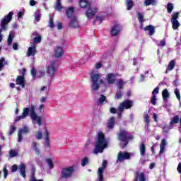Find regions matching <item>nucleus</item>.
<instances>
[{"mask_svg":"<svg viewBox=\"0 0 181 181\" xmlns=\"http://www.w3.org/2000/svg\"><path fill=\"white\" fill-rule=\"evenodd\" d=\"M107 146H108V143H107V140H105V135H104V133L103 132L99 133L98 140L93 150V153L95 155H98V153H103L104 152V149L107 148Z\"/></svg>","mask_w":181,"mask_h":181,"instance_id":"obj_1","label":"nucleus"},{"mask_svg":"<svg viewBox=\"0 0 181 181\" xmlns=\"http://www.w3.org/2000/svg\"><path fill=\"white\" fill-rule=\"evenodd\" d=\"M79 6L83 9L87 8L86 16L87 18H88V19L94 18V16H95V13L98 12V8L97 7L93 8L91 6V3H90L88 0H80Z\"/></svg>","mask_w":181,"mask_h":181,"instance_id":"obj_2","label":"nucleus"},{"mask_svg":"<svg viewBox=\"0 0 181 181\" xmlns=\"http://www.w3.org/2000/svg\"><path fill=\"white\" fill-rule=\"evenodd\" d=\"M117 139L120 142H122V148L125 149L128 144H129V141H134V136L129 134V132H127L125 130H120L117 134Z\"/></svg>","mask_w":181,"mask_h":181,"instance_id":"obj_3","label":"nucleus"},{"mask_svg":"<svg viewBox=\"0 0 181 181\" xmlns=\"http://www.w3.org/2000/svg\"><path fill=\"white\" fill-rule=\"evenodd\" d=\"M12 16H13V11H10L6 16L4 17V18L1 21V26H0V34L4 31L8 30V25L9 22L12 21Z\"/></svg>","mask_w":181,"mask_h":181,"instance_id":"obj_4","label":"nucleus"},{"mask_svg":"<svg viewBox=\"0 0 181 181\" xmlns=\"http://www.w3.org/2000/svg\"><path fill=\"white\" fill-rule=\"evenodd\" d=\"M90 78L92 80V91L98 90V88H100V83H98V80H100V74H94V71H92L90 74Z\"/></svg>","mask_w":181,"mask_h":181,"instance_id":"obj_5","label":"nucleus"},{"mask_svg":"<svg viewBox=\"0 0 181 181\" xmlns=\"http://www.w3.org/2000/svg\"><path fill=\"white\" fill-rule=\"evenodd\" d=\"M74 173V168L69 166L67 168H62L61 170V179H70Z\"/></svg>","mask_w":181,"mask_h":181,"instance_id":"obj_6","label":"nucleus"},{"mask_svg":"<svg viewBox=\"0 0 181 181\" xmlns=\"http://www.w3.org/2000/svg\"><path fill=\"white\" fill-rule=\"evenodd\" d=\"M30 116L31 119H33V121H35L36 124H37V125H39V127H40V125H42V117L41 116L37 117L34 105H31V106H30Z\"/></svg>","mask_w":181,"mask_h":181,"instance_id":"obj_7","label":"nucleus"},{"mask_svg":"<svg viewBox=\"0 0 181 181\" xmlns=\"http://www.w3.org/2000/svg\"><path fill=\"white\" fill-rule=\"evenodd\" d=\"M108 165V162L107 160H103L102 163V167L98 169V181H104V170L107 169V165Z\"/></svg>","mask_w":181,"mask_h":181,"instance_id":"obj_8","label":"nucleus"},{"mask_svg":"<svg viewBox=\"0 0 181 181\" xmlns=\"http://www.w3.org/2000/svg\"><path fill=\"white\" fill-rule=\"evenodd\" d=\"M56 66V62L51 61L49 65L47 68V74L50 77L51 81L53 80V78L56 74V66Z\"/></svg>","mask_w":181,"mask_h":181,"instance_id":"obj_9","label":"nucleus"},{"mask_svg":"<svg viewBox=\"0 0 181 181\" xmlns=\"http://www.w3.org/2000/svg\"><path fill=\"white\" fill-rule=\"evenodd\" d=\"M180 15V13L179 12H174L173 13L172 18H171V23L173 25V29L174 30H176L179 29V27L180 26V23H179V16Z\"/></svg>","mask_w":181,"mask_h":181,"instance_id":"obj_10","label":"nucleus"},{"mask_svg":"<svg viewBox=\"0 0 181 181\" xmlns=\"http://www.w3.org/2000/svg\"><path fill=\"white\" fill-rule=\"evenodd\" d=\"M131 159V154L127 151H119L117 154V163L124 162V160H128Z\"/></svg>","mask_w":181,"mask_h":181,"instance_id":"obj_11","label":"nucleus"},{"mask_svg":"<svg viewBox=\"0 0 181 181\" xmlns=\"http://www.w3.org/2000/svg\"><path fill=\"white\" fill-rule=\"evenodd\" d=\"M118 107L121 108V110H129L134 107V102L131 100H125L122 103H121Z\"/></svg>","mask_w":181,"mask_h":181,"instance_id":"obj_12","label":"nucleus"},{"mask_svg":"<svg viewBox=\"0 0 181 181\" xmlns=\"http://www.w3.org/2000/svg\"><path fill=\"white\" fill-rule=\"evenodd\" d=\"M64 54V51H63V47L60 46H57L54 49V56H55L56 59H60L63 57Z\"/></svg>","mask_w":181,"mask_h":181,"instance_id":"obj_13","label":"nucleus"},{"mask_svg":"<svg viewBox=\"0 0 181 181\" xmlns=\"http://www.w3.org/2000/svg\"><path fill=\"white\" fill-rule=\"evenodd\" d=\"M26 83V80L23 76H17L16 79V84L17 86H20L21 88H25V84Z\"/></svg>","mask_w":181,"mask_h":181,"instance_id":"obj_14","label":"nucleus"},{"mask_svg":"<svg viewBox=\"0 0 181 181\" xmlns=\"http://www.w3.org/2000/svg\"><path fill=\"white\" fill-rule=\"evenodd\" d=\"M69 28H71L72 29H76L78 28V22L77 21V18L76 16H74L71 20L69 21Z\"/></svg>","mask_w":181,"mask_h":181,"instance_id":"obj_15","label":"nucleus"},{"mask_svg":"<svg viewBox=\"0 0 181 181\" xmlns=\"http://www.w3.org/2000/svg\"><path fill=\"white\" fill-rule=\"evenodd\" d=\"M29 132V127H24L23 129H20L18 132V142H22V134H28Z\"/></svg>","mask_w":181,"mask_h":181,"instance_id":"obj_16","label":"nucleus"},{"mask_svg":"<svg viewBox=\"0 0 181 181\" xmlns=\"http://www.w3.org/2000/svg\"><path fill=\"white\" fill-rule=\"evenodd\" d=\"M119 33V25L115 24L111 29L110 35L111 36H117Z\"/></svg>","mask_w":181,"mask_h":181,"instance_id":"obj_17","label":"nucleus"},{"mask_svg":"<svg viewBox=\"0 0 181 181\" xmlns=\"http://www.w3.org/2000/svg\"><path fill=\"white\" fill-rule=\"evenodd\" d=\"M18 169H20L21 176L22 177H26V165L23 163H21L18 166Z\"/></svg>","mask_w":181,"mask_h":181,"instance_id":"obj_18","label":"nucleus"},{"mask_svg":"<svg viewBox=\"0 0 181 181\" xmlns=\"http://www.w3.org/2000/svg\"><path fill=\"white\" fill-rule=\"evenodd\" d=\"M115 74L110 73L106 76V80L108 84H114L115 83Z\"/></svg>","mask_w":181,"mask_h":181,"instance_id":"obj_19","label":"nucleus"},{"mask_svg":"<svg viewBox=\"0 0 181 181\" xmlns=\"http://www.w3.org/2000/svg\"><path fill=\"white\" fill-rule=\"evenodd\" d=\"M107 125L109 129H114V125H115V117H111L109 118Z\"/></svg>","mask_w":181,"mask_h":181,"instance_id":"obj_20","label":"nucleus"},{"mask_svg":"<svg viewBox=\"0 0 181 181\" xmlns=\"http://www.w3.org/2000/svg\"><path fill=\"white\" fill-rule=\"evenodd\" d=\"M36 45H33V47H30L28 49V52H27V56L30 57V56H35V54H36Z\"/></svg>","mask_w":181,"mask_h":181,"instance_id":"obj_21","label":"nucleus"},{"mask_svg":"<svg viewBox=\"0 0 181 181\" xmlns=\"http://www.w3.org/2000/svg\"><path fill=\"white\" fill-rule=\"evenodd\" d=\"M144 30L146 32H147V30H148L149 36H152V35H153V33H155V27H153V25H148L144 27Z\"/></svg>","mask_w":181,"mask_h":181,"instance_id":"obj_22","label":"nucleus"},{"mask_svg":"<svg viewBox=\"0 0 181 181\" xmlns=\"http://www.w3.org/2000/svg\"><path fill=\"white\" fill-rule=\"evenodd\" d=\"M66 16L69 19L73 18L74 13V7H69L66 10Z\"/></svg>","mask_w":181,"mask_h":181,"instance_id":"obj_23","label":"nucleus"},{"mask_svg":"<svg viewBox=\"0 0 181 181\" xmlns=\"http://www.w3.org/2000/svg\"><path fill=\"white\" fill-rule=\"evenodd\" d=\"M175 66H176V61L174 59L171 60L168 64V66L165 73H168V71H172V70H173V69H175Z\"/></svg>","mask_w":181,"mask_h":181,"instance_id":"obj_24","label":"nucleus"},{"mask_svg":"<svg viewBox=\"0 0 181 181\" xmlns=\"http://www.w3.org/2000/svg\"><path fill=\"white\" fill-rule=\"evenodd\" d=\"M139 148L141 156H145V153L146 152V146H145V144L141 143Z\"/></svg>","mask_w":181,"mask_h":181,"instance_id":"obj_25","label":"nucleus"},{"mask_svg":"<svg viewBox=\"0 0 181 181\" xmlns=\"http://www.w3.org/2000/svg\"><path fill=\"white\" fill-rule=\"evenodd\" d=\"M33 151L35 152L36 155H40V150L37 147V142L33 141L32 144Z\"/></svg>","mask_w":181,"mask_h":181,"instance_id":"obj_26","label":"nucleus"},{"mask_svg":"<svg viewBox=\"0 0 181 181\" xmlns=\"http://www.w3.org/2000/svg\"><path fill=\"white\" fill-rule=\"evenodd\" d=\"M170 96V94L169 93V91L168 90V89L163 90L162 97H163V101H167L168 98H169Z\"/></svg>","mask_w":181,"mask_h":181,"instance_id":"obj_27","label":"nucleus"},{"mask_svg":"<svg viewBox=\"0 0 181 181\" xmlns=\"http://www.w3.org/2000/svg\"><path fill=\"white\" fill-rule=\"evenodd\" d=\"M126 6L127 11H131L134 8V1L132 0H126Z\"/></svg>","mask_w":181,"mask_h":181,"instance_id":"obj_28","label":"nucleus"},{"mask_svg":"<svg viewBox=\"0 0 181 181\" xmlns=\"http://www.w3.org/2000/svg\"><path fill=\"white\" fill-rule=\"evenodd\" d=\"M158 4V0H145L144 4L146 6H149V5H156Z\"/></svg>","mask_w":181,"mask_h":181,"instance_id":"obj_29","label":"nucleus"},{"mask_svg":"<svg viewBox=\"0 0 181 181\" xmlns=\"http://www.w3.org/2000/svg\"><path fill=\"white\" fill-rule=\"evenodd\" d=\"M41 18H42V13H40V10H36L35 13V21L39 22Z\"/></svg>","mask_w":181,"mask_h":181,"instance_id":"obj_30","label":"nucleus"},{"mask_svg":"<svg viewBox=\"0 0 181 181\" xmlns=\"http://www.w3.org/2000/svg\"><path fill=\"white\" fill-rule=\"evenodd\" d=\"M55 9L57 11H62L63 9V6H62V0H57L55 4Z\"/></svg>","mask_w":181,"mask_h":181,"instance_id":"obj_31","label":"nucleus"},{"mask_svg":"<svg viewBox=\"0 0 181 181\" xmlns=\"http://www.w3.org/2000/svg\"><path fill=\"white\" fill-rule=\"evenodd\" d=\"M36 172V169L35 168H33L31 169V175H32V178L30 180V181H43V180H36L35 176V173Z\"/></svg>","mask_w":181,"mask_h":181,"instance_id":"obj_32","label":"nucleus"},{"mask_svg":"<svg viewBox=\"0 0 181 181\" xmlns=\"http://www.w3.org/2000/svg\"><path fill=\"white\" fill-rule=\"evenodd\" d=\"M88 163H90V159L88 157L86 156L82 159L81 165L84 167L86 166V165H88Z\"/></svg>","mask_w":181,"mask_h":181,"instance_id":"obj_33","label":"nucleus"},{"mask_svg":"<svg viewBox=\"0 0 181 181\" xmlns=\"http://www.w3.org/2000/svg\"><path fill=\"white\" fill-rule=\"evenodd\" d=\"M40 42H42V35H38L37 37H35L33 38L34 46H36V45H38V43H40Z\"/></svg>","mask_w":181,"mask_h":181,"instance_id":"obj_34","label":"nucleus"},{"mask_svg":"<svg viewBox=\"0 0 181 181\" xmlns=\"http://www.w3.org/2000/svg\"><path fill=\"white\" fill-rule=\"evenodd\" d=\"M13 37H15V36L10 33L7 40V45L8 46H11V45H12V42H13Z\"/></svg>","mask_w":181,"mask_h":181,"instance_id":"obj_35","label":"nucleus"},{"mask_svg":"<svg viewBox=\"0 0 181 181\" xmlns=\"http://www.w3.org/2000/svg\"><path fill=\"white\" fill-rule=\"evenodd\" d=\"M45 141H46V143H47V145L48 147L50 146V137H49V132L47 131V129L45 130Z\"/></svg>","mask_w":181,"mask_h":181,"instance_id":"obj_36","label":"nucleus"},{"mask_svg":"<svg viewBox=\"0 0 181 181\" xmlns=\"http://www.w3.org/2000/svg\"><path fill=\"white\" fill-rule=\"evenodd\" d=\"M174 8L175 7L173 6V3L169 2L167 4V12H168V13H172V11H173Z\"/></svg>","mask_w":181,"mask_h":181,"instance_id":"obj_37","label":"nucleus"},{"mask_svg":"<svg viewBox=\"0 0 181 181\" xmlns=\"http://www.w3.org/2000/svg\"><path fill=\"white\" fill-rule=\"evenodd\" d=\"M180 121L179 116L175 115L173 117V118L170 122V125H172L173 124H177Z\"/></svg>","mask_w":181,"mask_h":181,"instance_id":"obj_38","label":"nucleus"},{"mask_svg":"<svg viewBox=\"0 0 181 181\" xmlns=\"http://www.w3.org/2000/svg\"><path fill=\"white\" fill-rule=\"evenodd\" d=\"M29 112H30V109H29L28 107H25L23 110V113L22 115L26 118V117L29 116Z\"/></svg>","mask_w":181,"mask_h":181,"instance_id":"obj_39","label":"nucleus"},{"mask_svg":"<svg viewBox=\"0 0 181 181\" xmlns=\"http://www.w3.org/2000/svg\"><path fill=\"white\" fill-rule=\"evenodd\" d=\"M137 16H138V20L139 23H141V25H142V23H144V22H145V20L144 19V14L141 13H137Z\"/></svg>","mask_w":181,"mask_h":181,"instance_id":"obj_40","label":"nucleus"},{"mask_svg":"<svg viewBox=\"0 0 181 181\" xmlns=\"http://www.w3.org/2000/svg\"><path fill=\"white\" fill-rule=\"evenodd\" d=\"M46 162L49 166V169H53L54 168V164L53 163V160H52V158H47Z\"/></svg>","mask_w":181,"mask_h":181,"instance_id":"obj_41","label":"nucleus"},{"mask_svg":"<svg viewBox=\"0 0 181 181\" xmlns=\"http://www.w3.org/2000/svg\"><path fill=\"white\" fill-rule=\"evenodd\" d=\"M117 83L119 90H122V88H124V81H122V79H119L117 81Z\"/></svg>","mask_w":181,"mask_h":181,"instance_id":"obj_42","label":"nucleus"},{"mask_svg":"<svg viewBox=\"0 0 181 181\" xmlns=\"http://www.w3.org/2000/svg\"><path fill=\"white\" fill-rule=\"evenodd\" d=\"M163 129L165 134H168V132L172 129V124H170V126L168 124H165Z\"/></svg>","mask_w":181,"mask_h":181,"instance_id":"obj_43","label":"nucleus"},{"mask_svg":"<svg viewBox=\"0 0 181 181\" xmlns=\"http://www.w3.org/2000/svg\"><path fill=\"white\" fill-rule=\"evenodd\" d=\"M15 131H16V127H15L13 125H11L9 130H8V135H12V134H13V132H15Z\"/></svg>","mask_w":181,"mask_h":181,"instance_id":"obj_44","label":"nucleus"},{"mask_svg":"<svg viewBox=\"0 0 181 181\" xmlns=\"http://www.w3.org/2000/svg\"><path fill=\"white\" fill-rule=\"evenodd\" d=\"M49 27L51 28V29L54 28V23L53 22V16H49Z\"/></svg>","mask_w":181,"mask_h":181,"instance_id":"obj_45","label":"nucleus"},{"mask_svg":"<svg viewBox=\"0 0 181 181\" xmlns=\"http://www.w3.org/2000/svg\"><path fill=\"white\" fill-rule=\"evenodd\" d=\"M97 21H98L99 25H101L103 23V17L97 16L95 19L93 21V25H95V22H97Z\"/></svg>","mask_w":181,"mask_h":181,"instance_id":"obj_46","label":"nucleus"},{"mask_svg":"<svg viewBox=\"0 0 181 181\" xmlns=\"http://www.w3.org/2000/svg\"><path fill=\"white\" fill-rule=\"evenodd\" d=\"M105 100H107V97H105V95H100V96L98 99V103L100 104H103V103L105 101Z\"/></svg>","mask_w":181,"mask_h":181,"instance_id":"obj_47","label":"nucleus"},{"mask_svg":"<svg viewBox=\"0 0 181 181\" xmlns=\"http://www.w3.org/2000/svg\"><path fill=\"white\" fill-rule=\"evenodd\" d=\"M3 172H4V179H6V177H8V169L6 168V165H4L3 168Z\"/></svg>","mask_w":181,"mask_h":181,"instance_id":"obj_48","label":"nucleus"},{"mask_svg":"<svg viewBox=\"0 0 181 181\" xmlns=\"http://www.w3.org/2000/svg\"><path fill=\"white\" fill-rule=\"evenodd\" d=\"M4 63H5V58H4V57H1V59H0V71H2V69H4Z\"/></svg>","mask_w":181,"mask_h":181,"instance_id":"obj_49","label":"nucleus"},{"mask_svg":"<svg viewBox=\"0 0 181 181\" xmlns=\"http://www.w3.org/2000/svg\"><path fill=\"white\" fill-rule=\"evenodd\" d=\"M18 165L16 164H14L11 166V173H15V172H17L18 171Z\"/></svg>","mask_w":181,"mask_h":181,"instance_id":"obj_50","label":"nucleus"},{"mask_svg":"<svg viewBox=\"0 0 181 181\" xmlns=\"http://www.w3.org/2000/svg\"><path fill=\"white\" fill-rule=\"evenodd\" d=\"M174 93H175V94L177 98L178 99V100L180 101L181 97H180V91L179 90V89H178V88H176V89L175 90Z\"/></svg>","mask_w":181,"mask_h":181,"instance_id":"obj_51","label":"nucleus"},{"mask_svg":"<svg viewBox=\"0 0 181 181\" xmlns=\"http://www.w3.org/2000/svg\"><path fill=\"white\" fill-rule=\"evenodd\" d=\"M144 122L147 124V125H149V122H151V120L149 119V115L146 114L144 115Z\"/></svg>","mask_w":181,"mask_h":181,"instance_id":"obj_52","label":"nucleus"},{"mask_svg":"<svg viewBox=\"0 0 181 181\" xmlns=\"http://www.w3.org/2000/svg\"><path fill=\"white\" fill-rule=\"evenodd\" d=\"M117 115L119 118H121L122 117V112H124V110L121 109V107H119V106L117 107Z\"/></svg>","mask_w":181,"mask_h":181,"instance_id":"obj_53","label":"nucleus"},{"mask_svg":"<svg viewBox=\"0 0 181 181\" xmlns=\"http://www.w3.org/2000/svg\"><path fill=\"white\" fill-rule=\"evenodd\" d=\"M156 95H153L151 98V103L153 105H156Z\"/></svg>","mask_w":181,"mask_h":181,"instance_id":"obj_54","label":"nucleus"},{"mask_svg":"<svg viewBox=\"0 0 181 181\" xmlns=\"http://www.w3.org/2000/svg\"><path fill=\"white\" fill-rule=\"evenodd\" d=\"M30 73H31V76H33V77H36V74H37V71H36V69H35V67H33L31 69Z\"/></svg>","mask_w":181,"mask_h":181,"instance_id":"obj_55","label":"nucleus"},{"mask_svg":"<svg viewBox=\"0 0 181 181\" xmlns=\"http://www.w3.org/2000/svg\"><path fill=\"white\" fill-rule=\"evenodd\" d=\"M122 92H117L115 94V98L117 100H120V98H122Z\"/></svg>","mask_w":181,"mask_h":181,"instance_id":"obj_56","label":"nucleus"},{"mask_svg":"<svg viewBox=\"0 0 181 181\" xmlns=\"http://www.w3.org/2000/svg\"><path fill=\"white\" fill-rule=\"evenodd\" d=\"M38 110L40 111V114H43V112H45V105H40L38 107Z\"/></svg>","mask_w":181,"mask_h":181,"instance_id":"obj_57","label":"nucleus"},{"mask_svg":"<svg viewBox=\"0 0 181 181\" xmlns=\"http://www.w3.org/2000/svg\"><path fill=\"white\" fill-rule=\"evenodd\" d=\"M146 178H145V174L144 173H141L139 175V181H146Z\"/></svg>","mask_w":181,"mask_h":181,"instance_id":"obj_58","label":"nucleus"},{"mask_svg":"<svg viewBox=\"0 0 181 181\" xmlns=\"http://www.w3.org/2000/svg\"><path fill=\"white\" fill-rule=\"evenodd\" d=\"M35 136L37 139H42V138H43V134H42V132H37Z\"/></svg>","mask_w":181,"mask_h":181,"instance_id":"obj_59","label":"nucleus"},{"mask_svg":"<svg viewBox=\"0 0 181 181\" xmlns=\"http://www.w3.org/2000/svg\"><path fill=\"white\" fill-rule=\"evenodd\" d=\"M156 94H159V87H156L154 88V90L152 91V95H156Z\"/></svg>","mask_w":181,"mask_h":181,"instance_id":"obj_60","label":"nucleus"},{"mask_svg":"<svg viewBox=\"0 0 181 181\" xmlns=\"http://www.w3.org/2000/svg\"><path fill=\"white\" fill-rule=\"evenodd\" d=\"M9 155L11 158H15V156H16V151H13V150H11L9 151Z\"/></svg>","mask_w":181,"mask_h":181,"instance_id":"obj_61","label":"nucleus"},{"mask_svg":"<svg viewBox=\"0 0 181 181\" xmlns=\"http://www.w3.org/2000/svg\"><path fill=\"white\" fill-rule=\"evenodd\" d=\"M165 146H166V139H163L161 140V143L160 144V147L165 148Z\"/></svg>","mask_w":181,"mask_h":181,"instance_id":"obj_62","label":"nucleus"},{"mask_svg":"<svg viewBox=\"0 0 181 181\" xmlns=\"http://www.w3.org/2000/svg\"><path fill=\"white\" fill-rule=\"evenodd\" d=\"M21 119H25V117L22 115L20 116L16 117L15 122H18V121H21Z\"/></svg>","mask_w":181,"mask_h":181,"instance_id":"obj_63","label":"nucleus"},{"mask_svg":"<svg viewBox=\"0 0 181 181\" xmlns=\"http://www.w3.org/2000/svg\"><path fill=\"white\" fill-rule=\"evenodd\" d=\"M177 170L178 173H180L181 175V163H179L177 168Z\"/></svg>","mask_w":181,"mask_h":181,"instance_id":"obj_64","label":"nucleus"}]
</instances>
